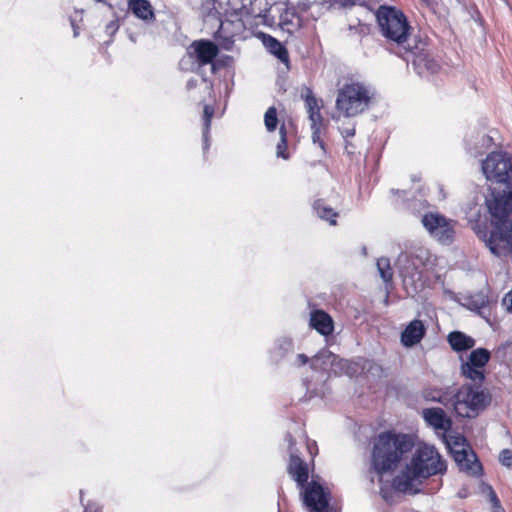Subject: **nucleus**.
Instances as JSON below:
<instances>
[{"instance_id": "f257e3e1", "label": "nucleus", "mask_w": 512, "mask_h": 512, "mask_svg": "<svg viewBox=\"0 0 512 512\" xmlns=\"http://www.w3.org/2000/svg\"><path fill=\"white\" fill-rule=\"evenodd\" d=\"M371 467L380 476L394 472L413 449L414 440L409 434L387 430L371 440Z\"/></svg>"}, {"instance_id": "f03ea898", "label": "nucleus", "mask_w": 512, "mask_h": 512, "mask_svg": "<svg viewBox=\"0 0 512 512\" xmlns=\"http://www.w3.org/2000/svg\"><path fill=\"white\" fill-rule=\"evenodd\" d=\"M447 466L438 450L431 445H419L413 453L410 462L400 476L394 480L395 485L402 491L409 490L415 482L446 472Z\"/></svg>"}, {"instance_id": "7ed1b4c3", "label": "nucleus", "mask_w": 512, "mask_h": 512, "mask_svg": "<svg viewBox=\"0 0 512 512\" xmlns=\"http://www.w3.org/2000/svg\"><path fill=\"white\" fill-rule=\"evenodd\" d=\"M426 397L447 408H452L457 417L470 419L478 417L492 400L491 394L486 389L475 388L471 384L462 385L452 395L445 393L443 397L429 398L428 395Z\"/></svg>"}, {"instance_id": "20e7f679", "label": "nucleus", "mask_w": 512, "mask_h": 512, "mask_svg": "<svg viewBox=\"0 0 512 512\" xmlns=\"http://www.w3.org/2000/svg\"><path fill=\"white\" fill-rule=\"evenodd\" d=\"M374 98L371 89L353 77L338 83L336 109L346 117H355L367 110Z\"/></svg>"}, {"instance_id": "39448f33", "label": "nucleus", "mask_w": 512, "mask_h": 512, "mask_svg": "<svg viewBox=\"0 0 512 512\" xmlns=\"http://www.w3.org/2000/svg\"><path fill=\"white\" fill-rule=\"evenodd\" d=\"M376 18L381 35L392 48L409 41L412 27L400 9L382 5L376 12Z\"/></svg>"}, {"instance_id": "423d86ee", "label": "nucleus", "mask_w": 512, "mask_h": 512, "mask_svg": "<svg viewBox=\"0 0 512 512\" xmlns=\"http://www.w3.org/2000/svg\"><path fill=\"white\" fill-rule=\"evenodd\" d=\"M400 58L411 61L419 74L424 72L434 74L440 66L429 51L427 38L420 36H409V41L399 44L396 48H391Z\"/></svg>"}, {"instance_id": "0eeeda50", "label": "nucleus", "mask_w": 512, "mask_h": 512, "mask_svg": "<svg viewBox=\"0 0 512 512\" xmlns=\"http://www.w3.org/2000/svg\"><path fill=\"white\" fill-rule=\"evenodd\" d=\"M486 179L503 186H512V156L504 151H494L482 161Z\"/></svg>"}, {"instance_id": "6e6552de", "label": "nucleus", "mask_w": 512, "mask_h": 512, "mask_svg": "<svg viewBox=\"0 0 512 512\" xmlns=\"http://www.w3.org/2000/svg\"><path fill=\"white\" fill-rule=\"evenodd\" d=\"M305 101V107L308 113V118L311 122L312 141L317 144L323 154L327 153L326 144L323 135L327 131V124L322 116L321 110L323 108V101L315 97L313 91L309 87H305L301 94Z\"/></svg>"}, {"instance_id": "1a4fd4ad", "label": "nucleus", "mask_w": 512, "mask_h": 512, "mask_svg": "<svg viewBox=\"0 0 512 512\" xmlns=\"http://www.w3.org/2000/svg\"><path fill=\"white\" fill-rule=\"evenodd\" d=\"M491 230L485 240L487 247L497 257L512 254V220L491 221Z\"/></svg>"}, {"instance_id": "9d476101", "label": "nucleus", "mask_w": 512, "mask_h": 512, "mask_svg": "<svg viewBox=\"0 0 512 512\" xmlns=\"http://www.w3.org/2000/svg\"><path fill=\"white\" fill-rule=\"evenodd\" d=\"M491 221H509L512 213V186L492 188L485 199Z\"/></svg>"}, {"instance_id": "9b49d317", "label": "nucleus", "mask_w": 512, "mask_h": 512, "mask_svg": "<svg viewBox=\"0 0 512 512\" xmlns=\"http://www.w3.org/2000/svg\"><path fill=\"white\" fill-rule=\"evenodd\" d=\"M490 358L491 353L486 348L472 350L467 360L461 364V375L475 385L481 386L485 380V367Z\"/></svg>"}, {"instance_id": "f8f14e48", "label": "nucleus", "mask_w": 512, "mask_h": 512, "mask_svg": "<svg viewBox=\"0 0 512 512\" xmlns=\"http://www.w3.org/2000/svg\"><path fill=\"white\" fill-rule=\"evenodd\" d=\"M425 229L441 244L449 245L454 241L455 222L438 213H426L422 217Z\"/></svg>"}, {"instance_id": "ddd939ff", "label": "nucleus", "mask_w": 512, "mask_h": 512, "mask_svg": "<svg viewBox=\"0 0 512 512\" xmlns=\"http://www.w3.org/2000/svg\"><path fill=\"white\" fill-rule=\"evenodd\" d=\"M304 487L303 501L310 512H328L330 492L315 481Z\"/></svg>"}, {"instance_id": "4468645a", "label": "nucleus", "mask_w": 512, "mask_h": 512, "mask_svg": "<svg viewBox=\"0 0 512 512\" xmlns=\"http://www.w3.org/2000/svg\"><path fill=\"white\" fill-rule=\"evenodd\" d=\"M218 53V46L210 40H195L189 47V54L196 58L200 66L212 64Z\"/></svg>"}, {"instance_id": "2eb2a0df", "label": "nucleus", "mask_w": 512, "mask_h": 512, "mask_svg": "<svg viewBox=\"0 0 512 512\" xmlns=\"http://www.w3.org/2000/svg\"><path fill=\"white\" fill-rule=\"evenodd\" d=\"M422 417L427 425L435 430L448 433L453 425L452 419L447 416L446 412L440 407L425 408L422 410Z\"/></svg>"}, {"instance_id": "dca6fc26", "label": "nucleus", "mask_w": 512, "mask_h": 512, "mask_svg": "<svg viewBox=\"0 0 512 512\" xmlns=\"http://www.w3.org/2000/svg\"><path fill=\"white\" fill-rule=\"evenodd\" d=\"M426 334V327L421 320H412L401 333V343L412 347L420 343Z\"/></svg>"}, {"instance_id": "f3484780", "label": "nucleus", "mask_w": 512, "mask_h": 512, "mask_svg": "<svg viewBox=\"0 0 512 512\" xmlns=\"http://www.w3.org/2000/svg\"><path fill=\"white\" fill-rule=\"evenodd\" d=\"M287 471L299 486L304 487L309 484V468L300 456L296 454L290 455Z\"/></svg>"}, {"instance_id": "a211bd4d", "label": "nucleus", "mask_w": 512, "mask_h": 512, "mask_svg": "<svg viewBox=\"0 0 512 512\" xmlns=\"http://www.w3.org/2000/svg\"><path fill=\"white\" fill-rule=\"evenodd\" d=\"M310 326L323 336L332 334L334 330L333 319L324 310H314L311 312Z\"/></svg>"}, {"instance_id": "6ab92c4d", "label": "nucleus", "mask_w": 512, "mask_h": 512, "mask_svg": "<svg viewBox=\"0 0 512 512\" xmlns=\"http://www.w3.org/2000/svg\"><path fill=\"white\" fill-rule=\"evenodd\" d=\"M451 349L455 352H464L475 346V339L461 331H452L447 336Z\"/></svg>"}, {"instance_id": "aec40b11", "label": "nucleus", "mask_w": 512, "mask_h": 512, "mask_svg": "<svg viewBox=\"0 0 512 512\" xmlns=\"http://www.w3.org/2000/svg\"><path fill=\"white\" fill-rule=\"evenodd\" d=\"M312 209L321 220L328 222L331 226L337 225L339 213L328 205L324 199L319 198L314 200L312 203Z\"/></svg>"}, {"instance_id": "412c9836", "label": "nucleus", "mask_w": 512, "mask_h": 512, "mask_svg": "<svg viewBox=\"0 0 512 512\" xmlns=\"http://www.w3.org/2000/svg\"><path fill=\"white\" fill-rule=\"evenodd\" d=\"M128 7L141 20L150 21L155 18L153 7L148 0H128Z\"/></svg>"}, {"instance_id": "4be33fe9", "label": "nucleus", "mask_w": 512, "mask_h": 512, "mask_svg": "<svg viewBox=\"0 0 512 512\" xmlns=\"http://www.w3.org/2000/svg\"><path fill=\"white\" fill-rule=\"evenodd\" d=\"M260 37L262 39L264 46L270 53L275 55L281 61L288 60V51L279 40L265 33H261Z\"/></svg>"}, {"instance_id": "5701e85b", "label": "nucleus", "mask_w": 512, "mask_h": 512, "mask_svg": "<svg viewBox=\"0 0 512 512\" xmlns=\"http://www.w3.org/2000/svg\"><path fill=\"white\" fill-rule=\"evenodd\" d=\"M214 107L211 105H205L203 109V138L205 150L209 147V133L211 128L212 118L214 116Z\"/></svg>"}, {"instance_id": "b1692460", "label": "nucleus", "mask_w": 512, "mask_h": 512, "mask_svg": "<svg viewBox=\"0 0 512 512\" xmlns=\"http://www.w3.org/2000/svg\"><path fill=\"white\" fill-rule=\"evenodd\" d=\"M377 269L381 278L387 283L391 282L393 278V270L388 258L382 257L377 260Z\"/></svg>"}, {"instance_id": "393cba45", "label": "nucleus", "mask_w": 512, "mask_h": 512, "mask_svg": "<svg viewBox=\"0 0 512 512\" xmlns=\"http://www.w3.org/2000/svg\"><path fill=\"white\" fill-rule=\"evenodd\" d=\"M264 124L268 132H274L278 125L277 109L274 106L269 107L264 115Z\"/></svg>"}, {"instance_id": "a878e982", "label": "nucleus", "mask_w": 512, "mask_h": 512, "mask_svg": "<svg viewBox=\"0 0 512 512\" xmlns=\"http://www.w3.org/2000/svg\"><path fill=\"white\" fill-rule=\"evenodd\" d=\"M471 305L472 309L480 311L489 305V298L483 293H477L472 297Z\"/></svg>"}, {"instance_id": "bb28decb", "label": "nucleus", "mask_w": 512, "mask_h": 512, "mask_svg": "<svg viewBox=\"0 0 512 512\" xmlns=\"http://www.w3.org/2000/svg\"><path fill=\"white\" fill-rule=\"evenodd\" d=\"M470 456L475 457L474 454L469 455L467 451L463 448L461 451L456 450L455 451V460L461 464L465 469H471L472 467L469 465L470 462Z\"/></svg>"}, {"instance_id": "cd10ccee", "label": "nucleus", "mask_w": 512, "mask_h": 512, "mask_svg": "<svg viewBox=\"0 0 512 512\" xmlns=\"http://www.w3.org/2000/svg\"><path fill=\"white\" fill-rule=\"evenodd\" d=\"M489 493V501L492 505V512H505L504 509L501 506L500 500L496 494V492L493 490L492 487H488Z\"/></svg>"}, {"instance_id": "c85d7f7f", "label": "nucleus", "mask_w": 512, "mask_h": 512, "mask_svg": "<svg viewBox=\"0 0 512 512\" xmlns=\"http://www.w3.org/2000/svg\"><path fill=\"white\" fill-rule=\"evenodd\" d=\"M276 150H277L278 157H281L283 159H288L289 158L288 140L279 139V142L277 143Z\"/></svg>"}, {"instance_id": "c756f323", "label": "nucleus", "mask_w": 512, "mask_h": 512, "mask_svg": "<svg viewBox=\"0 0 512 512\" xmlns=\"http://www.w3.org/2000/svg\"><path fill=\"white\" fill-rule=\"evenodd\" d=\"M499 461L503 466L512 467V450L503 449L499 454Z\"/></svg>"}, {"instance_id": "7c9ffc66", "label": "nucleus", "mask_w": 512, "mask_h": 512, "mask_svg": "<svg viewBox=\"0 0 512 512\" xmlns=\"http://www.w3.org/2000/svg\"><path fill=\"white\" fill-rule=\"evenodd\" d=\"M464 442L465 438L461 435L449 436V440L447 441L449 445L452 444L454 446H463Z\"/></svg>"}, {"instance_id": "2f4dec72", "label": "nucleus", "mask_w": 512, "mask_h": 512, "mask_svg": "<svg viewBox=\"0 0 512 512\" xmlns=\"http://www.w3.org/2000/svg\"><path fill=\"white\" fill-rule=\"evenodd\" d=\"M84 512H102V508L94 502H88L84 508Z\"/></svg>"}, {"instance_id": "473e14b6", "label": "nucleus", "mask_w": 512, "mask_h": 512, "mask_svg": "<svg viewBox=\"0 0 512 512\" xmlns=\"http://www.w3.org/2000/svg\"><path fill=\"white\" fill-rule=\"evenodd\" d=\"M355 135V127L351 128H345L342 130V136L345 140H348V138L353 137Z\"/></svg>"}, {"instance_id": "72a5a7b5", "label": "nucleus", "mask_w": 512, "mask_h": 512, "mask_svg": "<svg viewBox=\"0 0 512 512\" xmlns=\"http://www.w3.org/2000/svg\"><path fill=\"white\" fill-rule=\"evenodd\" d=\"M426 395H428V396H429V398H433V397H443L445 394H440V392H439V391H427V390H426V391H424V392H423V397H424L426 400H430V401H432L431 399H428V398L426 397Z\"/></svg>"}, {"instance_id": "f704fd0d", "label": "nucleus", "mask_w": 512, "mask_h": 512, "mask_svg": "<svg viewBox=\"0 0 512 512\" xmlns=\"http://www.w3.org/2000/svg\"><path fill=\"white\" fill-rule=\"evenodd\" d=\"M345 150L348 154L353 155L355 153V145L348 140H345Z\"/></svg>"}, {"instance_id": "c9c22d12", "label": "nucleus", "mask_w": 512, "mask_h": 512, "mask_svg": "<svg viewBox=\"0 0 512 512\" xmlns=\"http://www.w3.org/2000/svg\"><path fill=\"white\" fill-rule=\"evenodd\" d=\"M504 303L507 304L509 310L512 311V290L505 295Z\"/></svg>"}, {"instance_id": "e433bc0d", "label": "nucleus", "mask_w": 512, "mask_h": 512, "mask_svg": "<svg viewBox=\"0 0 512 512\" xmlns=\"http://www.w3.org/2000/svg\"><path fill=\"white\" fill-rule=\"evenodd\" d=\"M279 134H280V139H284V140H288L287 139V130H286V127L284 124H282L279 128Z\"/></svg>"}, {"instance_id": "4c0bfd02", "label": "nucleus", "mask_w": 512, "mask_h": 512, "mask_svg": "<svg viewBox=\"0 0 512 512\" xmlns=\"http://www.w3.org/2000/svg\"><path fill=\"white\" fill-rule=\"evenodd\" d=\"M492 137L488 136V135H483L482 136V142L484 145H486L487 147H490L491 144H492Z\"/></svg>"}, {"instance_id": "58836bf2", "label": "nucleus", "mask_w": 512, "mask_h": 512, "mask_svg": "<svg viewBox=\"0 0 512 512\" xmlns=\"http://www.w3.org/2000/svg\"><path fill=\"white\" fill-rule=\"evenodd\" d=\"M297 360L299 361L300 365H305L308 362V357L305 354H298Z\"/></svg>"}, {"instance_id": "ea45409f", "label": "nucleus", "mask_w": 512, "mask_h": 512, "mask_svg": "<svg viewBox=\"0 0 512 512\" xmlns=\"http://www.w3.org/2000/svg\"><path fill=\"white\" fill-rule=\"evenodd\" d=\"M288 441L290 443V446H293L295 444V440L291 434H288Z\"/></svg>"}, {"instance_id": "a19ab883", "label": "nucleus", "mask_w": 512, "mask_h": 512, "mask_svg": "<svg viewBox=\"0 0 512 512\" xmlns=\"http://www.w3.org/2000/svg\"><path fill=\"white\" fill-rule=\"evenodd\" d=\"M107 28H115V29H117L118 27H117V25L115 24V22H114V21H112V22L107 26Z\"/></svg>"}, {"instance_id": "79ce46f5", "label": "nucleus", "mask_w": 512, "mask_h": 512, "mask_svg": "<svg viewBox=\"0 0 512 512\" xmlns=\"http://www.w3.org/2000/svg\"><path fill=\"white\" fill-rule=\"evenodd\" d=\"M194 84L192 83V81H189L188 82V87H192Z\"/></svg>"}]
</instances>
